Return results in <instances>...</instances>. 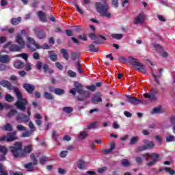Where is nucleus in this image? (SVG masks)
<instances>
[{"mask_svg":"<svg viewBox=\"0 0 175 175\" xmlns=\"http://www.w3.org/2000/svg\"><path fill=\"white\" fill-rule=\"evenodd\" d=\"M119 59L120 62H123L126 65H131L132 66L134 67L135 70H137V72H142V73H147V70L144 68V64L139 62L137 61V59L129 56L128 59L124 57H119Z\"/></svg>","mask_w":175,"mask_h":175,"instance_id":"obj_1","label":"nucleus"},{"mask_svg":"<svg viewBox=\"0 0 175 175\" xmlns=\"http://www.w3.org/2000/svg\"><path fill=\"white\" fill-rule=\"evenodd\" d=\"M75 85L77 92L79 94V95H84V92H85L86 90L83 89V85L77 81H75Z\"/></svg>","mask_w":175,"mask_h":175,"instance_id":"obj_11","label":"nucleus"},{"mask_svg":"<svg viewBox=\"0 0 175 175\" xmlns=\"http://www.w3.org/2000/svg\"><path fill=\"white\" fill-rule=\"evenodd\" d=\"M46 161H47V157H42L40 159V165H44L46 163Z\"/></svg>","mask_w":175,"mask_h":175,"instance_id":"obj_54","label":"nucleus"},{"mask_svg":"<svg viewBox=\"0 0 175 175\" xmlns=\"http://www.w3.org/2000/svg\"><path fill=\"white\" fill-rule=\"evenodd\" d=\"M78 39H79L80 40H83V42H87V40H88V38H87V36L85 34L79 35Z\"/></svg>","mask_w":175,"mask_h":175,"instance_id":"obj_48","label":"nucleus"},{"mask_svg":"<svg viewBox=\"0 0 175 175\" xmlns=\"http://www.w3.org/2000/svg\"><path fill=\"white\" fill-rule=\"evenodd\" d=\"M36 68L38 70H42V68H43V66L42 64V62H40V61L37 62Z\"/></svg>","mask_w":175,"mask_h":175,"instance_id":"obj_59","label":"nucleus"},{"mask_svg":"<svg viewBox=\"0 0 175 175\" xmlns=\"http://www.w3.org/2000/svg\"><path fill=\"white\" fill-rule=\"evenodd\" d=\"M1 129L5 132H12L13 131V126L10 123H7L1 127Z\"/></svg>","mask_w":175,"mask_h":175,"instance_id":"obj_22","label":"nucleus"},{"mask_svg":"<svg viewBox=\"0 0 175 175\" xmlns=\"http://www.w3.org/2000/svg\"><path fill=\"white\" fill-rule=\"evenodd\" d=\"M145 146L146 147V150H150V149L154 148L155 147V144H154V142L152 141H150L148 142V144L145 145Z\"/></svg>","mask_w":175,"mask_h":175,"instance_id":"obj_41","label":"nucleus"},{"mask_svg":"<svg viewBox=\"0 0 175 175\" xmlns=\"http://www.w3.org/2000/svg\"><path fill=\"white\" fill-rule=\"evenodd\" d=\"M54 93L55 95H64V94H65V90L61 88H55L54 89Z\"/></svg>","mask_w":175,"mask_h":175,"instance_id":"obj_32","label":"nucleus"},{"mask_svg":"<svg viewBox=\"0 0 175 175\" xmlns=\"http://www.w3.org/2000/svg\"><path fill=\"white\" fill-rule=\"evenodd\" d=\"M153 47L155 48L156 51H163V48L159 44H153Z\"/></svg>","mask_w":175,"mask_h":175,"instance_id":"obj_39","label":"nucleus"},{"mask_svg":"<svg viewBox=\"0 0 175 175\" xmlns=\"http://www.w3.org/2000/svg\"><path fill=\"white\" fill-rule=\"evenodd\" d=\"M85 161L83 159L78 160L77 167L79 170H87V165H85Z\"/></svg>","mask_w":175,"mask_h":175,"instance_id":"obj_18","label":"nucleus"},{"mask_svg":"<svg viewBox=\"0 0 175 175\" xmlns=\"http://www.w3.org/2000/svg\"><path fill=\"white\" fill-rule=\"evenodd\" d=\"M27 116L21 113H18L16 117V121H23V122L25 123L29 122V117H31V107H28L27 109Z\"/></svg>","mask_w":175,"mask_h":175,"instance_id":"obj_4","label":"nucleus"},{"mask_svg":"<svg viewBox=\"0 0 175 175\" xmlns=\"http://www.w3.org/2000/svg\"><path fill=\"white\" fill-rule=\"evenodd\" d=\"M61 54H62L63 58L66 59V61H68L69 59V53H68V49H62L60 50Z\"/></svg>","mask_w":175,"mask_h":175,"instance_id":"obj_25","label":"nucleus"},{"mask_svg":"<svg viewBox=\"0 0 175 175\" xmlns=\"http://www.w3.org/2000/svg\"><path fill=\"white\" fill-rule=\"evenodd\" d=\"M65 33H66L67 36H73V30L66 29Z\"/></svg>","mask_w":175,"mask_h":175,"instance_id":"obj_61","label":"nucleus"},{"mask_svg":"<svg viewBox=\"0 0 175 175\" xmlns=\"http://www.w3.org/2000/svg\"><path fill=\"white\" fill-rule=\"evenodd\" d=\"M126 102H128L129 103H131V105H133V106H137L139 98L131 95V94H126Z\"/></svg>","mask_w":175,"mask_h":175,"instance_id":"obj_7","label":"nucleus"},{"mask_svg":"<svg viewBox=\"0 0 175 175\" xmlns=\"http://www.w3.org/2000/svg\"><path fill=\"white\" fill-rule=\"evenodd\" d=\"M0 175H9V172L3 170V165L0 163Z\"/></svg>","mask_w":175,"mask_h":175,"instance_id":"obj_42","label":"nucleus"},{"mask_svg":"<svg viewBox=\"0 0 175 175\" xmlns=\"http://www.w3.org/2000/svg\"><path fill=\"white\" fill-rule=\"evenodd\" d=\"M121 164L122 166H124L125 167H128V166H131V163L128 161V159H124L121 161Z\"/></svg>","mask_w":175,"mask_h":175,"instance_id":"obj_40","label":"nucleus"},{"mask_svg":"<svg viewBox=\"0 0 175 175\" xmlns=\"http://www.w3.org/2000/svg\"><path fill=\"white\" fill-rule=\"evenodd\" d=\"M9 150L14 158H23L25 154L23 151V142H16L14 146L9 147Z\"/></svg>","mask_w":175,"mask_h":175,"instance_id":"obj_3","label":"nucleus"},{"mask_svg":"<svg viewBox=\"0 0 175 175\" xmlns=\"http://www.w3.org/2000/svg\"><path fill=\"white\" fill-rule=\"evenodd\" d=\"M86 88L89 91L94 92V91H95V90H96V86H95V85H90V86H87Z\"/></svg>","mask_w":175,"mask_h":175,"instance_id":"obj_60","label":"nucleus"},{"mask_svg":"<svg viewBox=\"0 0 175 175\" xmlns=\"http://www.w3.org/2000/svg\"><path fill=\"white\" fill-rule=\"evenodd\" d=\"M18 137H17V131L9 132L7 133V143H12V142H14L17 140Z\"/></svg>","mask_w":175,"mask_h":175,"instance_id":"obj_8","label":"nucleus"},{"mask_svg":"<svg viewBox=\"0 0 175 175\" xmlns=\"http://www.w3.org/2000/svg\"><path fill=\"white\" fill-rule=\"evenodd\" d=\"M164 170H165V172H167V173H169L171 175H174V170H172L169 167H165L164 168Z\"/></svg>","mask_w":175,"mask_h":175,"instance_id":"obj_47","label":"nucleus"},{"mask_svg":"<svg viewBox=\"0 0 175 175\" xmlns=\"http://www.w3.org/2000/svg\"><path fill=\"white\" fill-rule=\"evenodd\" d=\"M76 66L78 69V72L81 74L83 73V69H81V64H80V62L78 61L77 63H76Z\"/></svg>","mask_w":175,"mask_h":175,"instance_id":"obj_50","label":"nucleus"},{"mask_svg":"<svg viewBox=\"0 0 175 175\" xmlns=\"http://www.w3.org/2000/svg\"><path fill=\"white\" fill-rule=\"evenodd\" d=\"M116 148V143L115 142H111L110 144V148L109 149H105L103 150L104 154L107 155V154H110Z\"/></svg>","mask_w":175,"mask_h":175,"instance_id":"obj_24","label":"nucleus"},{"mask_svg":"<svg viewBox=\"0 0 175 175\" xmlns=\"http://www.w3.org/2000/svg\"><path fill=\"white\" fill-rule=\"evenodd\" d=\"M79 137L81 139V140H84V139L88 137V133H87L85 131H81L79 133Z\"/></svg>","mask_w":175,"mask_h":175,"instance_id":"obj_33","label":"nucleus"},{"mask_svg":"<svg viewBox=\"0 0 175 175\" xmlns=\"http://www.w3.org/2000/svg\"><path fill=\"white\" fill-rule=\"evenodd\" d=\"M14 66L16 69H23L25 66V64L21 60H16L14 62Z\"/></svg>","mask_w":175,"mask_h":175,"instance_id":"obj_21","label":"nucleus"},{"mask_svg":"<svg viewBox=\"0 0 175 175\" xmlns=\"http://www.w3.org/2000/svg\"><path fill=\"white\" fill-rule=\"evenodd\" d=\"M33 58L34 59H40V55H39V53L35 52L33 53Z\"/></svg>","mask_w":175,"mask_h":175,"instance_id":"obj_62","label":"nucleus"},{"mask_svg":"<svg viewBox=\"0 0 175 175\" xmlns=\"http://www.w3.org/2000/svg\"><path fill=\"white\" fill-rule=\"evenodd\" d=\"M9 55H3L0 56V62L2 64H9L10 61Z\"/></svg>","mask_w":175,"mask_h":175,"instance_id":"obj_23","label":"nucleus"},{"mask_svg":"<svg viewBox=\"0 0 175 175\" xmlns=\"http://www.w3.org/2000/svg\"><path fill=\"white\" fill-rule=\"evenodd\" d=\"M32 152V145H27L25 146L23 150L24 154H31Z\"/></svg>","mask_w":175,"mask_h":175,"instance_id":"obj_29","label":"nucleus"},{"mask_svg":"<svg viewBox=\"0 0 175 175\" xmlns=\"http://www.w3.org/2000/svg\"><path fill=\"white\" fill-rule=\"evenodd\" d=\"M42 69L44 73H49V75H53V73H54V70L50 68V66L47 64L43 65Z\"/></svg>","mask_w":175,"mask_h":175,"instance_id":"obj_20","label":"nucleus"},{"mask_svg":"<svg viewBox=\"0 0 175 175\" xmlns=\"http://www.w3.org/2000/svg\"><path fill=\"white\" fill-rule=\"evenodd\" d=\"M95 8L97 13H99L101 17H107V18L111 17V14L109 12V4L106 2V0H103V3L96 2Z\"/></svg>","mask_w":175,"mask_h":175,"instance_id":"obj_2","label":"nucleus"},{"mask_svg":"<svg viewBox=\"0 0 175 175\" xmlns=\"http://www.w3.org/2000/svg\"><path fill=\"white\" fill-rule=\"evenodd\" d=\"M23 87L28 94H33V91H35V85L29 83H25L23 85Z\"/></svg>","mask_w":175,"mask_h":175,"instance_id":"obj_12","label":"nucleus"},{"mask_svg":"<svg viewBox=\"0 0 175 175\" xmlns=\"http://www.w3.org/2000/svg\"><path fill=\"white\" fill-rule=\"evenodd\" d=\"M162 113V107H155L154 108L151 112H150V114H161Z\"/></svg>","mask_w":175,"mask_h":175,"instance_id":"obj_27","label":"nucleus"},{"mask_svg":"<svg viewBox=\"0 0 175 175\" xmlns=\"http://www.w3.org/2000/svg\"><path fill=\"white\" fill-rule=\"evenodd\" d=\"M5 100L7 102H13V100H14V98H13V96H12L10 94H6Z\"/></svg>","mask_w":175,"mask_h":175,"instance_id":"obj_49","label":"nucleus"},{"mask_svg":"<svg viewBox=\"0 0 175 175\" xmlns=\"http://www.w3.org/2000/svg\"><path fill=\"white\" fill-rule=\"evenodd\" d=\"M0 152L3 154V155H7L8 154V148L5 146H0Z\"/></svg>","mask_w":175,"mask_h":175,"instance_id":"obj_37","label":"nucleus"},{"mask_svg":"<svg viewBox=\"0 0 175 175\" xmlns=\"http://www.w3.org/2000/svg\"><path fill=\"white\" fill-rule=\"evenodd\" d=\"M63 111L69 114L70 113H72V111H73V108H72L71 107H64L63 108Z\"/></svg>","mask_w":175,"mask_h":175,"instance_id":"obj_43","label":"nucleus"},{"mask_svg":"<svg viewBox=\"0 0 175 175\" xmlns=\"http://www.w3.org/2000/svg\"><path fill=\"white\" fill-rule=\"evenodd\" d=\"M37 15L41 23H47V16L46 15V12L43 11H38Z\"/></svg>","mask_w":175,"mask_h":175,"instance_id":"obj_15","label":"nucleus"},{"mask_svg":"<svg viewBox=\"0 0 175 175\" xmlns=\"http://www.w3.org/2000/svg\"><path fill=\"white\" fill-rule=\"evenodd\" d=\"M68 75L70 77H76V76H77L76 72L74 71H72V70H70L68 71Z\"/></svg>","mask_w":175,"mask_h":175,"instance_id":"obj_53","label":"nucleus"},{"mask_svg":"<svg viewBox=\"0 0 175 175\" xmlns=\"http://www.w3.org/2000/svg\"><path fill=\"white\" fill-rule=\"evenodd\" d=\"M144 23V14L141 13L135 18L134 24H143Z\"/></svg>","mask_w":175,"mask_h":175,"instance_id":"obj_17","label":"nucleus"},{"mask_svg":"<svg viewBox=\"0 0 175 175\" xmlns=\"http://www.w3.org/2000/svg\"><path fill=\"white\" fill-rule=\"evenodd\" d=\"M103 102L102 94L98 92L94 94L92 98V103L93 105H98V103Z\"/></svg>","mask_w":175,"mask_h":175,"instance_id":"obj_9","label":"nucleus"},{"mask_svg":"<svg viewBox=\"0 0 175 175\" xmlns=\"http://www.w3.org/2000/svg\"><path fill=\"white\" fill-rule=\"evenodd\" d=\"M44 97L48 100H53V99H54V96L51 94V93H49L47 92H44Z\"/></svg>","mask_w":175,"mask_h":175,"instance_id":"obj_31","label":"nucleus"},{"mask_svg":"<svg viewBox=\"0 0 175 175\" xmlns=\"http://www.w3.org/2000/svg\"><path fill=\"white\" fill-rule=\"evenodd\" d=\"M69 154V152L68 150H63L60 152L59 155L61 158H66V155Z\"/></svg>","mask_w":175,"mask_h":175,"instance_id":"obj_52","label":"nucleus"},{"mask_svg":"<svg viewBox=\"0 0 175 175\" xmlns=\"http://www.w3.org/2000/svg\"><path fill=\"white\" fill-rule=\"evenodd\" d=\"M10 23L12 25H18L21 23V17L13 18L10 20Z\"/></svg>","mask_w":175,"mask_h":175,"instance_id":"obj_26","label":"nucleus"},{"mask_svg":"<svg viewBox=\"0 0 175 175\" xmlns=\"http://www.w3.org/2000/svg\"><path fill=\"white\" fill-rule=\"evenodd\" d=\"M16 129H18V131H26L27 130V127L23 126L22 124H18L16 126Z\"/></svg>","mask_w":175,"mask_h":175,"instance_id":"obj_57","label":"nucleus"},{"mask_svg":"<svg viewBox=\"0 0 175 175\" xmlns=\"http://www.w3.org/2000/svg\"><path fill=\"white\" fill-rule=\"evenodd\" d=\"M111 38H113V39H116L117 40H120L124 38V35L122 34H117V33H113L111 34Z\"/></svg>","mask_w":175,"mask_h":175,"instance_id":"obj_38","label":"nucleus"},{"mask_svg":"<svg viewBox=\"0 0 175 175\" xmlns=\"http://www.w3.org/2000/svg\"><path fill=\"white\" fill-rule=\"evenodd\" d=\"M139 142V137L135 136L133 137L130 140V145L134 146V144H136Z\"/></svg>","mask_w":175,"mask_h":175,"instance_id":"obj_34","label":"nucleus"},{"mask_svg":"<svg viewBox=\"0 0 175 175\" xmlns=\"http://www.w3.org/2000/svg\"><path fill=\"white\" fill-rule=\"evenodd\" d=\"M90 51L92 53H98L99 51V48H95L94 44L89 45Z\"/></svg>","mask_w":175,"mask_h":175,"instance_id":"obj_36","label":"nucleus"},{"mask_svg":"<svg viewBox=\"0 0 175 175\" xmlns=\"http://www.w3.org/2000/svg\"><path fill=\"white\" fill-rule=\"evenodd\" d=\"M49 58L52 61V62H57L58 61V55L54 53L53 51H48Z\"/></svg>","mask_w":175,"mask_h":175,"instance_id":"obj_16","label":"nucleus"},{"mask_svg":"<svg viewBox=\"0 0 175 175\" xmlns=\"http://www.w3.org/2000/svg\"><path fill=\"white\" fill-rule=\"evenodd\" d=\"M16 114H18V111H17V110L16 109H11L7 115V117L8 118H12V117H14V116H16Z\"/></svg>","mask_w":175,"mask_h":175,"instance_id":"obj_30","label":"nucleus"},{"mask_svg":"<svg viewBox=\"0 0 175 175\" xmlns=\"http://www.w3.org/2000/svg\"><path fill=\"white\" fill-rule=\"evenodd\" d=\"M111 3L114 6V8H118V0H112Z\"/></svg>","mask_w":175,"mask_h":175,"instance_id":"obj_64","label":"nucleus"},{"mask_svg":"<svg viewBox=\"0 0 175 175\" xmlns=\"http://www.w3.org/2000/svg\"><path fill=\"white\" fill-rule=\"evenodd\" d=\"M155 95H157V90H155L154 88H152L149 96V99L151 100V102H157V96Z\"/></svg>","mask_w":175,"mask_h":175,"instance_id":"obj_19","label":"nucleus"},{"mask_svg":"<svg viewBox=\"0 0 175 175\" xmlns=\"http://www.w3.org/2000/svg\"><path fill=\"white\" fill-rule=\"evenodd\" d=\"M5 49L9 47L10 51H12V53H16L17 51H20V50L23 48H21L20 46H18L16 44H12V42H8L4 44Z\"/></svg>","mask_w":175,"mask_h":175,"instance_id":"obj_6","label":"nucleus"},{"mask_svg":"<svg viewBox=\"0 0 175 175\" xmlns=\"http://www.w3.org/2000/svg\"><path fill=\"white\" fill-rule=\"evenodd\" d=\"M32 46H35V47L38 49H42V47H40V46L36 43V42H35V39H33V38L27 37V47L32 52L36 51V49Z\"/></svg>","mask_w":175,"mask_h":175,"instance_id":"obj_5","label":"nucleus"},{"mask_svg":"<svg viewBox=\"0 0 175 175\" xmlns=\"http://www.w3.org/2000/svg\"><path fill=\"white\" fill-rule=\"evenodd\" d=\"M165 140H166L167 143L175 142V137L174 135H169V136L166 137Z\"/></svg>","mask_w":175,"mask_h":175,"instance_id":"obj_45","label":"nucleus"},{"mask_svg":"<svg viewBox=\"0 0 175 175\" xmlns=\"http://www.w3.org/2000/svg\"><path fill=\"white\" fill-rule=\"evenodd\" d=\"M71 40L75 44H77V46L80 45V41H79L78 39L76 38V37H71Z\"/></svg>","mask_w":175,"mask_h":175,"instance_id":"obj_56","label":"nucleus"},{"mask_svg":"<svg viewBox=\"0 0 175 175\" xmlns=\"http://www.w3.org/2000/svg\"><path fill=\"white\" fill-rule=\"evenodd\" d=\"M32 166H33V164L31 162H30V163H28L27 164L25 165V169H32Z\"/></svg>","mask_w":175,"mask_h":175,"instance_id":"obj_63","label":"nucleus"},{"mask_svg":"<svg viewBox=\"0 0 175 175\" xmlns=\"http://www.w3.org/2000/svg\"><path fill=\"white\" fill-rule=\"evenodd\" d=\"M171 125H172L173 133H175V117L172 116L170 118Z\"/></svg>","mask_w":175,"mask_h":175,"instance_id":"obj_44","label":"nucleus"},{"mask_svg":"<svg viewBox=\"0 0 175 175\" xmlns=\"http://www.w3.org/2000/svg\"><path fill=\"white\" fill-rule=\"evenodd\" d=\"M99 35L95 34V33H90L89 34V38L91 39V40H96L98 39Z\"/></svg>","mask_w":175,"mask_h":175,"instance_id":"obj_46","label":"nucleus"},{"mask_svg":"<svg viewBox=\"0 0 175 175\" xmlns=\"http://www.w3.org/2000/svg\"><path fill=\"white\" fill-rule=\"evenodd\" d=\"M108 167L106 166H104L103 167L98 168L97 172L98 173H99L100 174H102V173H103L104 172H106V170H107Z\"/></svg>","mask_w":175,"mask_h":175,"instance_id":"obj_51","label":"nucleus"},{"mask_svg":"<svg viewBox=\"0 0 175 175\" xmlns=\"http://www.w3.org/2000/svg\"><path fill=\"white\" fill-rule=\"evenodd\" d=\"M34 32L38 39H44V38H46L44 29L36 28L34 29Z\"/></svg>","mask_w":175,"mask_h":175,"instance_id":"obj_10","label":"nucleus"},{"mask_svg":"<svg viewBox=\"0 0 175 175\" xmlns=\"http://www.w3.org/2000/svg\"><path fill=\"white\" fill-rule=\"evenodd\" d=\"M150 158H153V159H157V161H158V158H159V154L153 152L150 155Z\"/></svg>","mask_w":175,"mask_h":175,"instance_id":"obj_58","label":"nucleus"},{"mask_svg":"<svg viewBox=\"0 0 175 175\" xmlns=\"http://www.w3.org/2000/svg\"><path fill=\"white\" fill-rule=\"evenodd\" d=\"M55 66H56V68H57V69L59 70H62L64 69V66L62 64H61V63H59L58 62H57L55 63Z\"/></svg>","mask_w":175,"mask_h":175,"instance_id":"obj_55","label":"nucleus"},{"mask_svg":"<svg viewBox=\"0 0 175 175\" xmlns=\"http://www.w3.org/2000/svg\"><path fill=\"white\" fill-rule=\"evenodd\" d=\"M16 42L18 43L21 49L25 47V41L23 39V36L21 34H18L16 38Z\"/></svg>","mask_w":175,"mask_h":175,"instance_id":"obj_14","label":"nucleus"},{"mask_svg":"<svg viewBox=\"0 0 175 175\" xmlns=\"http://www.w3.org/2000/svg\"><path fill=\"white\" fill-rule=\"evenodd\" d=\"M10 66L5 63H0V72H3L5 70H9Z\"/></svg>","mask_w":175,"mask_h":175,"instance_id":"obj_28","label":"nucleus"},{"mask_svg":"<svg viewBox=\"0 0 175 175\" xmlns=\"http://www.w3.org/2000/svg\"><path fill=\"white\" fill-rule=\"evenodd\" d=\"M90 92L85 91L83 94H80L77 96V100H79V102H84V100H87V99L90 98Z\"/></svg>","mask_w":175,"mask_h":175,"instance_id":"obj_13","label":"nucleus"},{"mask_svg":"<svg viewBox=\"0 0 175 175\" xmlns=\"http://www.w3.org/2000/svg\"><path fill=\"white\" fill-rule=\"evenodd\" d=\"M30 159L33 161V165L36 166L38 165V159H36V157L35 156V154L31 153L30 155Z\"/></svg>","mask_w":175,"mask_h":175,"instance_id":"obj_35","label":"nucleus"}]
</instances>
